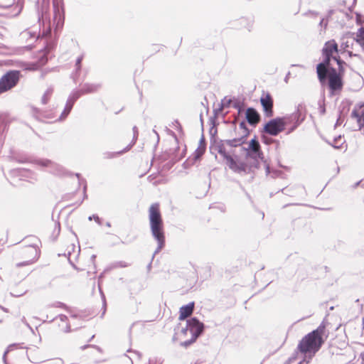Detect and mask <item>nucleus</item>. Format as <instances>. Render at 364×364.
Returning <instances> with one entry per match:
<instances>
[{
    "mask_svg": "<svg viewBox=\"0 0 364 364\" xmlns=\"http://www.w3.org/2000/svg\"><path fill=\"white\" fill-rule=\"evenodd\" d=\"M264 159L261 149L246 151L245 159L243 161L229 157L230 169L240 175L252 173L255 169L259 168L261 161H264Z\"/></svg>",
    "mask_w": 364,
    "mask_h": 364,
    "instance_id": "obj_1",
    "label": "nucleus"
},
{
    "mask_svg": "<svg viewBox=\"0 0 364 364\" xmlns=\"http://www.w3.org/2000/svg\"><path fill=\"white\" fill-rule=\"evenodd\" d=\"M326 325L323 321L316 329L309 333L299 341L297 349L301 353L308 355L311 360L320 350L324 343L323 336L325 333Z\"/></svg>",
    "mask_w": 364,
    "mask_h": 364,
    "instance_id": "obj_2",
    "label": "nucleus"
},
{
    "mask_svg": "<svg viewBox=\"0 0 364 364\" xmlns=\"http://www.w3.org/2000/svg\"><path fill=\"white\" fill-rule=\"evenodd\" d=\"M205 326L196 317H192L187 320L186 326L176 332L173 339L177 338L181 341V346L185 348L193 343L197 338L203 333Z\"/></svg>",
    "mask_w": 364,
    "mask_h": 364,
    "instance_id": "obj_3",
    "label": "nucleus"
},
{
    "mask_svg": "<svg viewBox=\"0 0 364 364\" xmlns=\"http://www.w3.org/2000/svg\"><path fill=\"white\" fill-rule=\"evenodd\" d=\"M149 221L152 235L157 241V247L152 255L151 261L147 264L146 269L149 272L154 262L155 255L159 252V203H155L149 208Z\"/></svg>",
    "mask_w": 364,
    "mask_h": 364,
    "instance_id": "obj_4",
    "label": "nucleus"
},
{
    "mask_svg": "<svg viewBox=\"0 0 364 364\" xmlns=\"http://www.w3.org/2000/svg\"><path fill=\"white\" fill-rule=\"evenodd\" d=\"M246 139L244 137L238 136L232 139L221 140L217 145L218 152L223 157L226 161L227 166L230 168L229 157L233 158L231 156V150L228 148L232 149L233 147H237L245 144Z\"/></svg>",
    "mask_w": 364,
    "mask_h": 364,
    "instance_id": "obj_5",
    "label": "nucleus"
},
{
    "mask_svg": "<svg viewBox=\"0 0 364 364\" xmlns=\"http://www.w3.org/2000/svg\"><path fill=\"white\" fill-rule=\"evenodd\" d=\"M22 77L20 70H9L0 77V95L17 86Z\"/></svg>",
    "mask_w": 364,
    "mask_h": 364,
    "instance_id": "obj_6",
    "label": "nucleus"
},
{
    "mask_svg": "<svg viewBox=\"0 0 364 364\" xmlns=\"http://www.w3.org/2000/svg\"><path fill=\"white\" fill-rule=\"evenodd\" d=\"M164 131L167 135L171 136V140L174 144V148L170 149L168 151L161 154V163L166 160L168 161V162L163 166V169L169 170L179 160V158H178L176 154V151L178 149V139L175 133L168 127H166Z\"/></svg>",
    "mask_w": 364,
    "mask_h": 364,
    "instance_id": "obj_7",
    "label": "nucleus"
},
{
    "mask_svg": "<svg viewBox=\"0 0 364 364\" xmlns=\"http://www.w3.org/2000/svg\"><path fill=\"white\" fill-rule=\"evenodd\" d=\"M53 24L55 25V30L63 27L65 19V11L63 0H53Z\"/></svg>",
    "mask_w": 364,
    "mask_h": 364,
    "instance_id": "obj_8",
    "label": "nucleus"
},
{
    "mask_svg": "<svg viewBox=\"0 0 364 364\" xmlns=\"http://www.w3.org/2000/svg\"><path fill=\"white\" fill-rule=\"evenodd\" d=\"M37 14L38 21L39 23H41L45 25L48 21L50 25V0H38L37 4Z\"/></svg>",
    "mask_w": 364,
    "mask_h": 364,
    "instance_id": "obj_9",
    "label": "nucleus"
},
{
    "mask_svg": "<svg viewBox=\"0 0 364 364\" xmlns=\"http://www.w3.org/2000/svg\"><path fill=\"white\" fill-rule=\"evenodd\" d=\"M284 129V124L281 117H276L269 120L263 128V131L271 136H277Z\"/></svg>",
    "mask_w": 364,
    "mask_h": 364,
    "instance_id": "obj_10",
    "label": "nucleus"
},
{
    "mask_svg": "<svg viewBox=\"0 0 364 364\" xmlns=\"http://www.w3.org/2000/svg\"><path fill=\"white\" fill-rule=\"evenodd\" d=\"M343 75L337 73L334 68H331L329 72L326 73V79L328 80V87L333 92L342 89L343 83L342 80Z\"/></svg>",
    "mask_w": 364,
    "mask_h": 364,
    "instance_id": "obj_11",
    "label": "nucleus"
},
{
    "mask_svg": "<svg viewBox=\"0 0 364 364\" xmlns=\"http://www.w3.org/2000/svg\"><path fill=\"white\" fill-rule=\"evenodd\" d=\"M323 55L324 56L323 61L316 66V73L321 83H323L326 80V73L331 68L330 63L332 59V55L327 54H323Z\"/></svg>",
    "mask_w": 364,
    "mask_h": 364,
    "instance_id": "obj_12",
    "label": "nucleus"
},
{
    "mask_svg": "<svg viewBox=\"0 0 364 364\" xmlns=\"http://www.w3.org/2000/svg\"><path fill=\"white\" fill-rule=\"evenodd\" d=\"M35 164L43 167L50 168V171L57 176H62L65 173L63 166L46 159H39L35 161Z\"/></svg>",
    "mask_w": 364,
    "mask_h": 364,
    "instance_id": "obj_13",
    "label": "nucleus"
},
{
    "mask_svg": "<svg viewBox=\"0 0 364 364\" xmlns=\"http://www.w3.org/2000/svg\"><path fill=\"white\" fill-rule=\"evenodd\" d=\"M301 107L302 106L299 105L294 112L289 115L281 117L285 127L291 124H294L298 123V124H301L304 122L305 117L304 116H302Z\"/></svg>",
    "mask_w": 364,
    "mask_h": 364,
    "instance_id": "obj_14",
    "label": "nucleus"
},
{
    "mask_svg": "<svg viewBox=\"0 0 364 364\" xmlns=\"http://www.w3.org/2000/svg\"><path fill=\"white\" fill-rule=\"evenodd\" d=\"M24 253L31 256V258L25 262L18 263L17 264L18 267H22V266L31 264L33 263L36 260H37V259L39 257V251H38L37 247L33 246V245L28 246L25 249Z\"/></svg>",
    "mask_w": 364,
    "mask_h": 364,
    "instance_id": "obj_15",
    "label": "nucleus"
},
{
    "mask_svg": "<svg viewBox=\"0 0 364 364\" xmlns=\"http://www.w3.org/2000/svg\"><path fill=\"white\" fill-rule=\"evenodd\" d=\"M260 102L266 117H272L273 115V100L270 94L267 93L264 97H261Z\"/></svg>",
    "mask_w": 364,
    "mask_h": 364,
    "instance_id": "obj_16",
    "label": "nucleus"
},
{
    "mask_svg": "<svg viewBox=\"0 0 364 364\" xmlns=\"http://www.w3.org/2000/svg\"><path fill=\"white\" fill-rule=\"evenodd\" d=\"M350 116L352 118L356 119L358 130H360L363 127H364V104L358 107H355L351 112Z\"/></svg>",
    "mask_w": 364,
    "mask_h": 364,
    "instance_id": "obj_17",
    "label": "nucleus"
},
{
    "mask_svg": "<svg viewBox=\"0 0 364 364\" xmlns=\"http://www.w3.org/2000/svg\"><path fill=\"white\" fill-rule=\"evenodd\" d=\"M245 118L250 125L255 127L259 122L260 115L255 108L249 107L246 110Z\"/></svg>",
    "mask_w": 364,
    "mask_h": 364,
    "instance_id": "obj_18",
    "label": "nucleus"
},
{
    "mask_svg": "<svg viewBox=\"0 0 364 364\" xmlns=\"http://www.w3.org/2000/svg\"><path fill=\"white\" fill-rule=\"evenodd\" d=\"M195 303L193 301L188 303L186 305L182 306L180 308L179 319L184 320L190 316L194 310Z\"/></svg>",
    "mask_w": 364,
    "mask_h": 364,
    "instance_id": "obj_19",
    "label": "nucleus"
},
{
    "mask_svg": "<svg viewBox=\"0 0 364 364\" xmlns=\"http://www.w3.org/2000/svg\"><path fill=\"white\" fill-rule=\"evenodd\" d=\"M127 352L129 353V355H124V358L127 359L129 360V364H134V362L139 361L141 358V353L135 350H132V348H129L127 350Z\"/></svg>",
    "mask_w": 364,
    "mask_h": 364,
    "instance_id": "obj_20",
    "label": "nucleus"
},
{
    "mask_svg": "<svg viewBox=\"0 0 364 364\" xmlns=\"http://www.w3.org/2000/svg\"><path fill=\"white\" fill-rule=\"evenodd\" d=\"M338 51V45L334 40L326 42L322 49L323 54L332 55L333 52Z\"/></svg>",
    "mask_w": 364,
    "mask_h": 364,
    "instance_id": "obj_21",
    "label": "nucleus"
},
{
    "mask_svg": "<svg viewBox=\"0 0 364 364\" xmlns=\"http://www.w3.org/2000/svg\"><path fill=\"white\" fill-rule=\"evenodd\" d=\"M100 87V84L85 83L80 90L82 95H86L96 92Z\"/></svg>",
    "mask_w": 364,
    "mask_h": 364,
    "instance_id": "obj_22",
    "label": "nucleus"
},
{
    "mask_svg": "<svg viewBox=\"0 0 364 364\" xmlns=\"http://www.w3.org/2000/svg\"><path fill=\"white\" fill-rule=\"evenodd\" d=\"M132 147V144L127 145L124 149L115 151V152H110V151H105L102 154L103 158L105 159H110L115 157H117L124 153L128 151Z\"/></svg>",
    "mask_w": 364,
    "mask_h": 364,
    "instance_id": "obj_23",
    "label": "nucleus"
},
{
    "mask_svg": "<svg viewBox=\"0 0 364 364\" xmlns=\"http://www.w3.org/2000/svg\"><path fill=\"white\" fill-rule=\"evenodd\" d=\"M261 149V146H260L259 141L257 140L256 137H255L250 140V141L248 144L247 147L242 148V149L245 151H250V150H255V149Z\"/></svg>",
    "mask_w": 364,
    "mask_h": 364,
    "instance_id": "obj_24",
    "label": "nucleus"
},
{
    "mask_svg": "<svg viewBox=\"0 0 364 364\" xmlns=\"http://www.w3.org/2000/svg\"><path fill=\"white\" fill-rule=\"evenodd\" d=\"M15 66L19 69H22L23 70H36L34 65H30L29 63L23 61H17L15 64Z\"/></svg>",
    "mask_w": 364,
    "mask_h": 364,
    "instance_id": "obj_25",
    "label": "nucleus"
},
{
    "mask_svg": "<svg viewBox=\"0 0 364 364\" xmlns=\"http://www.w3.org/2000/svg\"><path fill=\"white\" fill-rule=\"evenodd\" d=\"M239 129L240 131V136L244 137V139H246L250 134V131L247 127L246 123L244 121L240 123Z\"/></svg>",
    "mask_w": 364,
    "mask_h": 364,
    "instance_id": "obj_26",
    "label": "nucleus"
},
{
    "mask_svg": "<svg viewBox=\"0 0 364 364\" xmlns=\"http://www.w3.org/2000/svg\"><path fill=\"white\" fill-rule=\"evenodd\" d=\"M21 37L22 38H26V39H28V38L37 39L38 34L36 31H30L28 30H26L21 33Z\"/></svg>",
    "mask_w": 364,
    "mask_h": 364,
    "instance_id": "obj_27",
    "label": "nucleus"
},
{
    "mask_svg": "<svg viewBox=\"0 0 364 364\" xmlns=\"http://www.w3.org/2000/svg\"><path fill=\"white\" fill-rule=\"evenodd\" d=\"M53 89L52 87H49L46 90V91L44 92V94L41 98L42 104L46 105L48 102V101L50 98V96L53 94Z\"/></svg>",
    "mask_w": 364,
    "mask_h": 364,
    "instance_id": "obj_28",
    "label": "nucleus"
},
{
    "mask_svg": "<svg viewBox=\"0 0 364 364\" xmlns=\"http://www.w3.org/2000/svg\"><path fill=\"white\" fill-rule=\"evenodd\" d=\"M328 20L325 17H321L318 23L319 32L320 33H324L327 28L328 24Z\"/></svg>",
    "mask_w": 364,
    "mask_h": 364,
    "instance_id": "obj_29",
    "label": "nucleus"
},
{
    "mask_svg": "<svg viewBox=\"0 0 364 364\" xmlns=\"http://www.w3.org/2000/svg\"><path fill=\"white\" fill-rule=\"evenodd\" d=\"M57 317L59 318L62 322L66 323L65 328L63 329V332L70 333L71 331V328H70V324L68 322V316L64 314H59Z\"/></svg>",
    "mask_w": 364,
    "mask_h": 364,
    "instance_id": "obj_30",
    "label": "nucleus"
},
{
    "mask_svg": "<svg viewBox=\"0 0 364 364\" xmlns=\"http://www.w3.org/2000/svg\"><path fill=\"white\" fill-rule=\"evenodd\" d=\"M82 95V94L80 90H74L70 94L68 98L71 99L74 102H75Z\"/></svg>",
    "mask_w": 364,
    "mask_h": 364,
    "instance_id": "obj_31",
    "label": "nucleus"
},
{
    "mask_svg": "<svg viewBox=\"0 0 364 364\" xmlns=\"http://www.w3.org/2000/svg\"><path fill=\"white\" fill-rule=\"evenodd\" d=\"M319 13L316 11L309 10L303 14L304 16L308 17L311 19L316 20L319 16Z\"/></svg>",
    "mask_w": 364,
    "mask_h": 364,
    "instance_id": "obj_32",
    "label": "nucleus"
},
{
    "mask_svg": "<svg viewBox=\"0 0 364 364\" xmlns=\"http://www.w3.org/2000/svg\"><path fill=\"white\" fill-rule=\"evenodd\" d=\"M148 181L154 186H157L159 183V171L156 173H153L149 176Z\"/></svg>",
    "mask_w": 364,
    "mask_h": 364,
    "instance_id": "obj_33",
    "label": "nucleus"
},
{
    "mask_svg": "<svg viewBox=\"0 0 364 364\" xmlns=\"http://www.w3.org/2000/svg\"><path fill=\"white\" fill-rule=\"evenodd\" d=\"M11 173L14 175L25 176H27V174L29 173L30 171L25 168H15L11 171Z\"/></svg>",
    "mask_w": 364,
    "mask_h": 364,
    "instance_id": "obj_34",
    "label": "nucleus"
},
{
    "mask_svg": "<svg viewBox=\"0 0 364 364\" xmlns=\"http://www.w3.org/2000/svg\"><path fill=\"white\" fill-rule=\"evenodd\" d=\"M60 232V224L59 221L55 222V228L52 233V237H53V240H55Z\"/></svg>",
    "mask_w": 364,
    "mask_h": 364,
    "instance_id": "obj_35",
    "label": "nucleus"
},
{
    "mask_svg": "<svg viewBox=\"0 0 364 364\" xmlns=\"http://www.w3.org/2000/svg\"><path fill=\"white\" fill-rule=\"evenodd\" d=\"M71 110L72 109L70 108L67 107L66 106H65V108H64L63 111L62 112V113H61V114L59 117V119L58 120V121L64 120L69 115V114L70 113Z\"/></svg>",
    "mask_w": 364,
    "mask_h": 364,
    "instance_id": "obj_36",
    "label": "nucleus"
},
{
    "mask_svg": "<svg viewBox=\"0 0 364 364\" xmlns=\"http://www.w3.org/2000/svg\"><path fill=\"white\" fill-rule=\"evenodd\" d=\"M337 65H338V70L337 73L343 75L345 72L343 65H346V63L343 60L338 59V60H337Z\"/></svg>",
    "mask_w": 364,
    "mask_h": 364,
    "instance_id": "obj_37",
    "label": "nucleus"
},
{
    "mask_svg": "<svg viewBox=\"0 0 364 364\" xmlns=\"http://www.w3.org/2000/svg\"><path fill=\"white\" fill-rule=\"evenodd\" d=\"M82 58H83V57L81 55V56H79L77 58V60H76V62H75V67H76L75 75H78L79 73H80V70L81 69V63H82Z\"/></svg>",
    "mask_w": 364,
    "mask_h": 364,
    "instance_id": "obj_38",
    "label": "nucleus"
},
{
    "mask_svg": "<svg viewBox=\"0 0 364 364\" xmlns=\"http://www.w3.org/2000/svg\"><path fill=\"white\" fill-rule=\"evenodd\" d=\"M50 306L54 308H60L63 309H68V308L65 304L60 301H55V303L52 304Z\"/></svg>",
    "mask_w": 364,
    "mask_h": 364,
    "instance_id": "obj_39",
    "label": "nucleus"
},
{
    "mask_svg": "<svg viewBox=\"0 0 364 364\" xmlns=\"http://www.w3.org/2000/svg\"><path fill=\"white\" fill-rule=\"evenodd\" d=\"M138 136V129L136 126L133 127V139L132 143L129 144H132V146L135 144Z\"/></svg>",
    "mask_w": 364,
    "mask_h": 364,
    "instance_id": "obj_40",
    "label": "nucleus"
},
{
    "mask_svg": "<svg viewBox=\"0 0 364 364\" xmlns=\"http://www.w3.org/2000/svg\"><path fill=\"white\" fill-rule=\"evenodd\" d=\"M205 146L198 147L196 151V158H199L200 156H202L205 151Z\"/></svg>",
    "mask_w": 364,
    "mask_h": 364,
    "instance_id": "obj_41",
    "label": "nucleus"
},
{
    "mask_svg": "<svg viewBox=\"0 0 364 364\" xmlns=\"http://www.w3.org/2000/svg\"><path fill=\"white\" fill-rule=\"evenodd\" d=\"M89 220H95L97 224L101 225L102 224V220L100 218V217L97 215H92L88 217Z\"/></svg>",
    "mask_w": 364,
    "mask_h": 364,
    "instance_id": "obj_42",
    "label": "nucleus"
},
{
    "mask_svg": "<svg viewBox=\"0 0 364 364\" xmlns=\"http://www.w3.org/2000/svg\"><path fill=\"white\" fill-rule=\"evenodd\" d=\"M291 126L287 129V134H289L291 133H292L300 124H290Z\"/></svg>",
    "mask_w": 364,
    "mask_h": 364,
    "instance_id": "obj_43",
    "label": "nucleus"
},
{
    "mask_svg": "<svg viewBox=\"0 0 364 364\" xmlns=\"http://www.w3.org/2000/svg\"><path fill=\"white\" fill-rule=\"evenodd\" d=\"M261 163H263L266 174L269 175L271 173L270 166L269 164L267 163V161L264 159V161H262Z\"/></svg>",
    "mask_w": 364,
    "mask_h": 364,
    "instance_id": "obj_44",
    "label": "nucleus"
},
{
    "mask_svg": "<svg viewBox=\"0 0 364 364\" xmlns=\"http://www.w3.org/2000/svg\"><path fill=\"white\" fill-rule=\"evenodd\" d=\"M355 38H364V26L363 27H361L360 28L356 34H355Z\"/></svg>",
    "mask_w": 364,
    "mask_h": 364,
    "instance_id": "obj_45",
    "label": "nucleus"
},
{
    "mask_svg": "<svg viewBox=\"0 0 364 364\" xmlns=\"http://www.w3.org/2000/svg\"><path fill=\"white\" fill-rule=\"evenodd\" d=\"M230 102H231V100H227L226 98H224V100H222L221 107L220 108V110L222 109L225 107H229Z\"/></svg>",
    "mask_w": 364,
    "mask_h": 364,
    "instance_id": "obj_46",
    "label": "nucleus"
},
{
    "mask_svg": "<svg viewBox=\"0 0 364 364\" xmlns=\"http://www.w3.org/2000/svg\"><path fill=\"white\" fill-rule=\"evenodd\" d=\"M27 290H23V291H17V292H11V294L12 296L14 297H19L21 296H23V294H25L26 293Z\"/></svg>",
    "mask_w": 364,
    "mask_h": 364,
    "instance_id": "obj_47",
    "label": "nucleus"
},
{
    "mask_svg": "<svg viewBox=\"0 0 364 364\" xmlns=\"http://www.w3.org/2000/svg\"><path fill=\"white\" fill-rule=\"evenodd\" d=\"M75 176L78 178L79 185L82 184L84 186L85 184H87L86 180L81 178L80 173H75Z\"/></svg>",
    "mask_w": 364,
    "mask_h": 364,
    "instance_id": "obj_48",
    "label": "nucleus"
},
{
    "mask_svg": "<svg viewBox=\"0 0 364 364\" xmlns=\"http://www.w3.org/2000/svg\"><path fill=\"white\" fill-rule=\"evenodd\" d=\"M23 9V5L21 4H17L16 6H15V9L16 10L14 16H17L18 15L21 10Z\"/></svg>",
    "mask_w": 364,
    "mask_h": 364,
    "instance_id": "obj_49",
    "label": "nucleus"
},
{
    "mask_svg": "<svg viewBox=\"0 0 364 364\" xmlns=\"http://www.w3.org/2000/svg\"><path fill=\"white\" fill-rule=\"evenodd\" d=\"M354 40L362 47L364 50V38H354Z\"/></svg>",
    "mask_w": 364,
    "mask_h": 364,
    "instance_id": "obj_50",
    "label": "nucleus"
},
{
    "mask_svg": "<svg viewBox=\"0 0 364 364\" xmlns=\"http://www.w3.org/2000/svg\"><path fill=\"white\" fill-rule=\"evenodd\" d=\"M74 104H75V102L71 99L68 98L65 106L72 109Z\"/></svg>",
    "mask_w": 364,
    "mask_h": 364,
    "instance_id": "obj_51",
    "label": "nucleus"
},
{
    "mask_svg": "<svg viewBox=\"0 0 364 364\" xmlns=\"http://www.w3.org/2000/svg\"><path fill=\"white\" fill-rule=\"evenodd\" d=\"M334 12H335V11L333 9H329L327 11V14H326V16L325 18H327L329 21L330 18L332 17L333 14H334Z\"/></svg>",
    "mask_w": 364,
    "mask_h": 364,
    "instance_id": "obj_52",
    "label": "nucleus"
},
{
    "mask_svg": "<svg viewBox=\"0 0 364 364\" xmlns=\"http://www.w3.org/2000/svg\"><path fill=\"white\" fill-rule=\"evenodd\" d=\"M172 127H175V128H176L178 129H181V126L179 124L178 121H177V120H176L173 122H172Z\"/></svg>",
    "mask_w": 364,
    "mask_h": 364,
    "instance_id": "obj_53",
    "label": "nucleus"
},
{
    "mask_svg": "<svg viewBox=\"0 0 364 364\" xmlns=\"http://www.w3.org/2000/svg\"><path fill=\"white\" fill-rule=\"evenodd\" d=\"M87 191V184H85L83 186V199H85L87 198V195L86 193Z\"/></svg>",
    "mask_w": 364,
    "mask_h": 364,
    "instance_id": "obj_54",
    "label": "nucleus"
},
{
    "mask_svg": "<svg viewBox=\"0 0 364 364\" xmlns=\"http://www.w3.org/2000/svg\"><path fill=\"white\" fill-rule=\"evenodd\" d=\"M153 132L156 134L157 136V144L159 143V137H161V135H159V134L158 133V132L154 129H153Z\"/></svg>",
    "mask_w": 364,
    "mask_h": 364,
    "instance_id": "obj_55",
    "label": "nucleus"
},
{
    "mask_svg": "<svg viewBox=\"0 0 364 364\" xmlns=\"http://www.w3.org/2000/svg\"><path fill=\"white\" fill-rule=\"evenodd\" d=\"M153 132L156 134L157 136V144L159 143V137H161V135H159V134L158 133V132L154 129H153Z\"/></svg>",
    "mask_w": 364,
    "mask_h": 364,
    "instance_id": "obj_56",
    "label": "nucleus"
},
{
    "mask_svg": "<svg viewBox=\"0 0 364 364\" xmlns=\"http://www.w3.org/2000/svg\"><path fill=\"white\" fill-rule=\"evenodd\" d=\"M160 244H161V249L163 247V245H164V235H163V233L161 232V242H160Z\"/></svg>",
    "mask_w": 364,
    "mask_h": 364,
    "instance_id": "obj_57",
    "label": "nucleus"
},
{
    "mask_svg": "<svg viewBox=\"0 0 364 364\" xmlns=\"http://www.w3.org/2000/svg\"><path fill=\"white\" fill-rule=\"evenodd\" d=\"M309 359L308 360H306L305 359L300 361L298 364H308L309 363Z\"/></svg>",
    "mask_w": 364,
    "mask_h": 364,
    "instance_id": "obj_58",
    "label": "nucleus"
},
{
    "mask_svg": "<svg viewBox=\"0 0 364 364\" xmlns=\"http://www.w3.org/2000/svg\"><path fill=\"white\" fill-rule=\"evenodd\" d=\"M235 109H238L239 112H240V107L238 103H235L233 106Z\"/></svg>",
    "mask_w": 364,
    "mask_h": 364,
    "instance_id": "obj_59",
    "label": "nucleus"
},
{
    "mask_svg": "<svg viewBox=\"0 0 364 364\" xmlns=\"http://www.w3.org/2000/svg\"><path fill=\"white\" fill-rule=\"evenodd\" d=\"M289 75H290V72H289V73L287 74V75H286V77H285V78H284V81H285L286 82H287V81H288V78H289Z\"/></svg>",
    "mask_w": 364,
    "mask_h": 364,
    "instance_id": "obj_60",
    "label": "nucleus"
},
{
    "mask_svg": "<svg viewBox=\"0 0 364 364\" xmlns=\"http://www.w3.org/2000/svg\"><path fill=\"white\" fill-rule=\"evenodd\" d=\"M102 300H103V306H105L106 305V301H105V297L104 295H102Z\"/></svg>",
    "mask_w": 364,
    "mask_h": 364,
    "instance_id": "obj_61",
    "label": "nucleus"
},
{
    "mask_svg": "<svg viewBox=\"0 0 364 364\" xmlns=\"http://www.w3.org/2000/svg\"><path fill=\"white\" fill-rule=\"evenodd\" d=\"M340 124H341V122H340V118H338V119H337L336 123V126H338V125H340Z\"/></svg>",
    "mask_w": 364,
    "mask_h": 364,
    "instance_id": "obj_62",
    "label": "nucleus"
},
{
    "mask_svg": "<svg viewBox=\"0 0 364 364\" xmlns=\"http://www.w3.org/2000/svg\"><path fill=\"white\" fill-rule=\"evenodd\" d=\"M332 58H333L334 60H336V62H337V60H338V59H341L339 57H336V56H334V57H333V56H332Z\"/></svg>",
    "mask_w": 364,
    "mask_h": 364,
    "instance_id": "obj_63",
    "label": "nucleus"
},
{
    "mask_svg": "<svg viewBox=\"0 0 364 364\" xmlns=\"http://www.w3.org/2000/svg\"><path fill=\"white\" fill-rule=\"evenodd\" d=\"M95 258H96V255H92L91 256V259H92V261H94V260L95 259Z\"/></svg>",
    "mask_w": 364,
    "mask_h": 364,
    "instance_id": "obj_64",
    "label": "nucleus"
}]
</instances>
